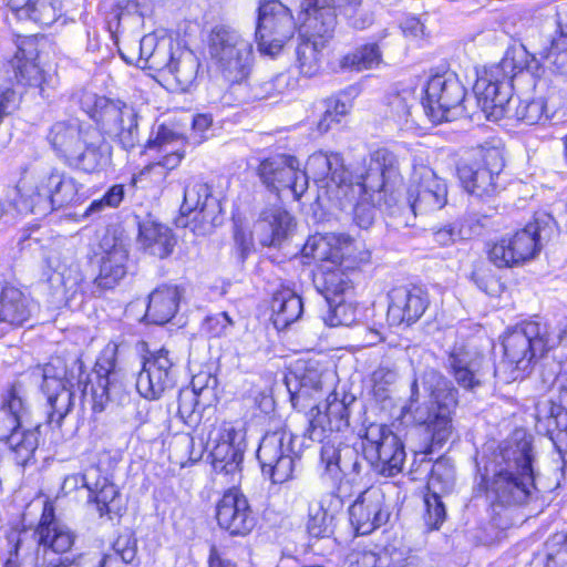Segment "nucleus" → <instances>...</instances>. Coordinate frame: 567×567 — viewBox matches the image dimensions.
<instances>
[{
    "mask_svg": "<svg viewBox=\"0 0 567 567\" xmlns=\"http://www.w3.org/2000/svg\"><path fill=\"white\" fill-rule=\"evenodd\" d=\"M308 169L319 188L318 199L339 209L352 206L362 195L380 205L401 179L398 158L386 148L372 152L354 175L346 169L341 155L333 152L311 154Z\"/></svg>",
    "mask_w": 567,
    "mask_h": 567,
    "instance_id": "f257e3e1",
    "label": "nucleus"
},
{
    "mask_svg": "<svg viewBox=\"0 0 567 567\" xmlns=\"http://www.w3.org/2000/svg\"><path fill=\"white\" fill-rule=\"evenodd\" d=\"M117 351V343L109 342L101 351L89 381L78 380L76 384L66 377V367L60 358L39 367L35 373L42 379L41 388L52 408V416L56 415L61 421L69 413L75 386L83 395L90 394L101 409L109 401L122 402L127 399L122 373L116 369Z\"/></svg>",
    "mask_w": 567,
    "mask_h": 567,
    "instance_id": "f03ea898",
    "label": "nucleus"
},
{
    "mask_svg": "<svg viewBox=\"0 0 567 567\" xmlns=\"http://www.w3.org/2000/svg\"><path fill=\"white\" fill-rule=\"evenodd\" d=\"M530 443L526 440L501 447L485 465L482 481L494 511L525 504L533 491L534 472Z\"/></svg>",
    "mask_w": 567,
    "mask_h": 567,
    "instance_id": "7ed1b4c3",
    "label": "nucleus"
},
{
    "mask_svg": "<svg viewBox=\"0 0 567 567\" xmlns=\"http://www.w3.org/2000/svg\"><path fill=\"white\" fill-rule=\"evenodd\" d=\"M457 404V390L437 371L425 370L411 385L402 417L424 426L431 447L443 445L452 434V410Z\"/></svg>",
    "mask_w": 567,
    "mask_h": 567,
    "instance_id": "20e7f679",
    "label": "nucleus"
},
{
    "mask_svg": "<svg viewBox=\"0 0 567 567\" xmlns=\"http://www.w3.org/2000/svg\"><path fill=\"white\" fill-rule=\"evenodd\" d=\"M48 138L56 155L76 169L94 173L110 163L111 151L101 133L76 118L54 123Z\"/></svg>",
    "mask_w": 567,
    "mask_h": 567,
    "instance_id": "39448f33",
    "label": "nucleus"
},
{
    "mask_svg": "<svg viewBox=\"0 0 567 567\" xmlns=\"http://www.w3.org/2000/svg\"><path fill=\"white\" fill-rule=\"evenodd\" d=\"M299 20L297 65L302 74L312 76L320 70L322 51L337 27L333 0H302Z\"/></svg>",
    "mask_w": 567,
    "mask_h": 567,
    "instance_id": "423d86ee",
    "label": "nucleus"
},
{
    "mask_svg": "<svg viewBox=\"0 0 567 567\" xmlns=\"http://www.w3.org/2000/svg\"><path fill=\"white\" fill-rule=\"evenodd\" d=\"M565 333L564 329L553 337L547 324L539 321H524L511 329L503 338L502 365L509 370L508 379L517 380L528 373L539 359L563 341Z\"/></svg>",
    "mask_w": 567,
    "mask_h": 567,
    "instance_id": "0eeeda50",
    "label": "nucleus"
},
{
    "mask_svg": "<svg viewBox=\"0 0 567 567\" xmlns=\"http://www.w3.org/2000/svg\"><path fill=\"white\" fill-rule=\"evenodd\" d=\"M348 425V408L334 393H330L323 404L311 409L307 435L311 441L322 442L320 462L332 480L340 478L343 446H347L333 433L341 432Z\"/></svg>",
    "mask_w": 567,
    "mask_h": 567,
    "instance_id": "6e6552de",
    "label": "nucleus"
},
{
    "mask_svg": "<svg viewBox=\"0 0 567 567\" xmlns=\"http://www.w3.org/2000/svg\"><path fill=\"white\" fill-rule=\"evenodd\" d=\"M208 54L228 84H241L248 80L254 63L252 44L236 29L215 27L208 37Z\"/></svg>",
    "mask_w": 567,
    "mask_h": 567,
    "instance_id": "1a4fd4ad",
    "label": "nucleus"
},
{
    "mask_svg": "<svg viewBox=\"0 0 567 567\" xmlns=\"http://www.w3.org/2000/svg\"><path fill=\"white\" fill-rule=\"evenodd\" d=\"M81 103L87 115L100 126L102 134L126 151L138 144V114L134 106L95 94H85Z\"/></svg>",
    "mask_w": 567,
    "mask_h": 567,
    "instance_id": "9d476101",
    "label": "nucleus"
},
{
    "mask_svg": "<svg viewBox=\"0 0 567 567\" xmlns=\"http://www.w3.org/2000/svg\"><path fill=\"white\" fill-rule=\"evenodd\" d=\"M523 66L515 63V58L507 52L497 64L485 69L478 75L473 91L477 105L489 121H499L508 115L512 101V80Z\"/></svg>",
    "mask_w": 567,
    "mask_h": 567,
    "instance_id": "9b49d317",
    "label": "nucleus"
},
{
    "mask_svg": "<svg viewBox=\"0 0 567 567\" xmlns=\"http://www.w3.org/2000/svg\"><path fill=\"white\" fill-rule=\"evenodd\" d=\"M246 446V430L241 424L223 422L215 426L207 441L215 473L229 477L228 483H239Z\"/></svg>",
    "mask_w": 567,
    "mask_h": 567,
    "instance_id": "f8f14e48",
    "label": "nucleus"
},
{
    "mask_svg": "<svg viewBox=\"0 0 567 567\" xmlns=\"http://www.w3.org/2000/svg\"><path fill=\"white\" fill-rule=\"evenodd\" d=\"M364 458L379 475L393 477L402 472L405 450L400 437L386 425L372 423L362 436Z\"/></svg>",
    "mask_w": 567,
    "mask_h": 567,
    "instance_id": "ddd939ff",
    "label": "nucleus"
},
{
    "mask_svg": "<svg viewBox=\"0 0 567 567\" xmlns=\"http://www.w3.org/2000/svg\"><path fill=\"white\" fill-rule=\"evenodd\" d=\"M465 87L457 75L445 72L430 78L422 104L432 122H449L465 114Z\"/></svg>",
    "mask_w": 567,
    "mask_h": 567,
    "instance_id": "4468645a",
    "label": "nucleus"
},
{
    "mask_svg": "<svg viewBox=\"0 0 567 567\" xmlns=\"http://www.w3.org/2000/svg\"><path fill=\"white\" fill-rule=\"evenodd\" d=\"M549 216L535 218L523 229L507 234L497 240L489 249V259L498 268L513 267L534 258L542 248V237Z\"/></svg>",
    "mask_w": 567,
    "mask_h": 567,
    "instance_id": "2eb2a0df",
    "label": "nucleus"
},
{
    "mask_svg": "<svg viewBox=\"0 0 567 567\" xmlns=\"http://www.w3.org/2000/svg\"><path fill=\"white\" fill-rule=\"evenodd\" d=\"M296 31V22L288 7L278 0L260 3L256 27V41L262 55L276 56Z\"/></svg>",
    "mask_w": 567,
    "mask_h": 567,
    "instance_id": "dca6fc26",
    "label": "nucleus"
},
{
    "mask_svg": "<svg viewBox=\"0 0 567 567\" xmlns=\"http://www.w3.org/2000/svg\"><path fill=\"white\" fill-rule=\"evenodd\" d=\"M261 473L272 484H282L293 478L298 454L295 436L286 429L267 433L257 450Z\"/></svg>",
    "mask_w": 567,
    "mask_h": 567,
    "instance_id": "f3484780",
    "label": "nucleus"
},
{
    "mask_svg": "<svg viewBox=\"0 0 567 567\" xmlns=\"http://www.w3.org/2000/svg\"><path fill=\"white\" fill-rule=\"evenodd\" d=\"M184 146L183 136L164 125H159L155 136H151L145 145L147 154L154 153L153 161L133 177L134 184L147 179L154 184H162L167 173L176 168L183 159Z\"/></svg>",
    "mask_w": 567,
    "mask_h": 567,
    "instance_id": "a211bd4d",
    "label": "nucleus"
},
{
    "mask_svg": "<svg viewBox=\"0 0 567 567\" xmlns=\"http://www.w3.org/2000/svg\"><path fill=\"white\" fill-rule=\"evenodd\" d=\"M258 175L268 188L289 190L293 199H299L308 188L309 178L313 179L308 162L305 169H301L298 158L287 154H277L261 161Z\"/></svg>",
    "mask_w": 567,
    "mask_h": 567,
    "instance_id": "6ab92c4d",
    "label": "nucleus"
},
{
    "mask_svg": "<svg viewBox=\"0 0 567 567\" xmlns=\"http://www.w3.org/2000/svg\"><path fill=\"white\" fill-rule=\"evenodd\" d=\"M406 200L414 215L439 210L447 202L446 184L429 165L414 159Z\"/></svg>",
    "mask_w": 567,
    "mask_h": 567,
    "instance_id": "aec40b11",
    "label": "nucleus"
},
{
    "mask_svg": "<svg viewBox=\"0 0 567 567\" xmlns=\"http://www.w3.org/2000/svg\"><path fill=\"white\" fill-rule=\"evenodd\" d=\"M177 373V367L168 350L162 348L148 352L137 374L136 390L147 400H158L175 388Z\"/></svg>",
    "mask_w": 567,
    "mask_h": 567,
    "instance_id": "412c9836",
    "label": "nucleus"
},
{
    "mask_svg": "<svg viewBox=\"0 0 567 567\" xmlns=\"http://www.w3.org/2000/svg\"><path fill=\"white\" fill-rule=\"evenodd\" d=\"M504 168L501 150L493 147L484 152L481 162L462 164L457 168L465 190L476 197H491L497 193L498 176Z\"/></svg>",
    "mask_w": 567,
    "mask_h": 567,
    "instance_id": "4be33fe9",
    "label": "nucleus"
},
{
    "mask_svg": "<svg viewBox=\"0 0 567 567\" xmlns=\"http://www.w3.org/2000/svg\"><path fill=\"white\" fill-rule=\"evenodd\" d=\"M45 264L48 269L52 270L48 280L53 288L60 290V301L71 306L83 290V276L75 260L74 249L72 247L52 248L45 256Z\"/></svg>",
    "mask_w": 567,
    "mask_h": 567,
    "instance_id": "5701e85b",
    "label": "nucleus"
},
{
    "mask_svg": "<svg viewBox=\"0 0 567 567\" xmlns=\"http://www.w3.org/2000/svg\"><path fill=\"white\" fill-rule=\"evenodd\" d=\"M350 522L358 535H369L384 525L390 512L381 487L370 486L359 494L349 508Z\"/></svg>",
    "mask_w": 567,
    "mask_h": 567,
    "instance_id": "b1692460",
    "label": "nucleus"
},
{
    "mask_svg": "<svg viewBox=\"0 0 567 567\" xmlns=\"http://www.w3.org/2000/svg\"><path fill=\"white\" fill-rule=\"evenodd\" d=\"M219 527L231 536H246L255 527V516L247 497L237 488H229L216 505Z\"/></svg>",
    "mask_w": 567,
    "mask_h": 567,
    "instance_id": "393cba45",
    "label": "nucleus"
},
{
    "mask_svg": "<svg viewBox=\"0 0 567 567\" xmlns=\"http://www.w3.org/2000/svg\"><path fill=\"white\" fill-rule=\"evenodd\" d=\"M367 254L352 256L339 264H322L315 275V285L327 302L343 298L352 289V275L358 261L367 260Z\"/></svg>",
    "mask_w": 567,
    "mask_h": 567,
    "instance_id": "a878e982",
    "label": "nucleus"
},
{
    "mask_svg": "<svg viewBox=\"0 0 567 567\" xmlns=\"http://www.w3.org/2000/svg\"><path fill=\"white\" fill-rule=\"evenodd\" d=\"M426 291L417 286L395 287L389 292L388 320L391 324H412L429 307Z\"/></svg>",
    "mask_w": 567,
    "mask_h": 567,
    "instance_id": "bb28decb",
    "label": "nucleus"
},
{
    "mask_svg": "<svg viewBox=\"0 0 567 567\" xmlns=\"http://www.w3.org/2000/svg\"><path fill=\"white\" fill-rule=\"evenodd\" d=\"M327 375L317 361L297 363L295 370L286 378L292 404L306 408L307 401L318 399Z\"/></svg>",
    "mask_w": 567,
    "mask_h": 567,
    "instance_id": "cd10ccee",
    "label": "nucleus"
},
{
    "mask_svg": "<svg viewBox=\"0 0 567 567\" xmlns=\"http://www.w3.org/2000/svg\"><path fill=\"white\" fill-rule=\"evenodd\" d=\"M354 243L344 234H316L302 247V256L322 264H339L353 255Z\"/></svg>",
    "mask_w": 567,
    "mask_h": 567,
    "instance_id": "c85d7f7f",
    "label": "nucleus"
},
{
    "mask_svg": "<svg viewBox=\"0 0 567 567\" xmlns=\"http://www.w3.org/2000/svg\"><path fill=\"white\" fill-rule=\"evenodd\" d=\"M293 225V218L287 210L281 207H270L260 214L254 225L252 234L260 245L277 246L290 235Z\"/></svg>",
    "mask_w": 567,
    "mask_h": 567,
    "instance_id": "c756f323",
    "label": "nucleus"
},
{
    "mask_svg": "<svg viewBox=\"0 0 567 567\" xmlns=\"http://www.w3.org/2000/svg\"><path fill=\"white\" fill-rule=\"evenodd\" d=\"M35 543L44 549L54 553H65L74 544V533L64 524L55 519L53 507L45 505L37 529L33 533Z\"/></svg>",
    "mask_w": 567,
    "mask_h": 567,
    "instance_id": "7c9ffc66",
    "label": "nucleus"
},
{
    "mask_svg": "<svg viewBox=\"0 0 567 567\" xmlns=\"http://www.w3.org/2000/svg\"><path fill=\"white\" fill-rule=\"evenodd\" d=\"M33 302L20 289L0 282V327H20L31 317Z\"/></svg>",
    "mask_w": 567,
    "mask_h": 567,
    "instance_id": "2f4dec72",
    "label": "nucleus"
},
{
    "mask_svg": "<svg viewBox=\"0 0 567 567\" xmlns=\"http://www.w3.org/2000/svg\"><path fill=\"white\" fill-rule=\"evenodd\" d=\"M484 361L483 354L465 346L454 347L449 358L456 382L465 389H473L480 384V371Z\"/></svg>",
    "mask_w": 567,
    "mask_h": 567,
    "instance_id": "473e14b6",
    "label": "nucleus"
},
{
    "mask_svg": "<svg viewBox=\"0 0 567 567\" xmlns=\"http://www.w3.org/2000/svg\"><path fill=\"white\" fill-rule=\"evenodd\" d=\"M53 210L74 205L84 199L83 185L64 172L53 171L43 175Z\"/></svg>",
    "mask_w": 567,
    "mask_h": 567,
    "instance_id": "72a5a7b5",
    "label": "nucleus"
},
{
    "mask_svg": "<svg viewBox=\"0 0 567 567\" xmlns=\"http://www.w3.org/2000/svg\"><path fill=\"white\" fill-rule=\"evenodd\" d=\"M43 176L32 182H24L18 187L16 209L19 214H33L38 217L47 216L53 210Z\"/></svg>",
    "mask_w": 567,
    "mask_h": 567,
    "instance_id": "f704fd0d",
    "label": "nucleus"
},
{
    "mask_svg": "<svg viewBox=\"0 0 567 567\" xmlns=\"http://www.w3.org/2000/svg\"><path fill=\"white\" fill-rule=\"evenodd\" d=\"M9 6L19 20L49 27L62 17L60 0H9Z\"/></svg>",
    "mask_w": 567,
    "mask_h": 567,
    "instance_id": "c9c22d12",
    "label": "nucleus"
},
{
    "mask_svg": "<svg viewBox=\"0 0 567 567\" xmlns=\"http://www.w3.org/2000/svg\"><path fill=\"white\" fill-rule=\"evenodd\" d=\"M166 62L161 71L165 80L168 81L172 78L176 89L187 91L197 76L199 68L197 58L190 51L179 50L176 54L172 49Z\"/></svg>",
    "mask_w": 567,
    "mask_h": 567,
    "instance_id": "e433bc0d",
    "label": "nucleus"
},
{
    "mask_svg": "<svg viewBox=\"0 0 567 567\" xmlns=\"http://www.w3.org/2000/svg\"><path fill=\"white\" fill-rule=\"evenodd\" d=\"M339 499L331 493L321 495L309 504L307 530L310 536L323 538L332 533L334 511Z\"/></svg>",
    "mask_w": 567,
    "mask_h": 567,
    "instance_id": "4c0bfd02",
    "label": "nucleus"
},
{
    "mask_svg": "<svg viewBox=\"0 0 567 567\" xmlns=\"http://www.w3.org/2000/svg\"><path fill=\"white\" fill-rule=\"evenodd\" d=\"M175 243L173 233L167 226L153 220L140 224L138 244L150 255L165 258L172 254Z\"/></svg>",
    "mask_w": 567,
    "mask_h": 567,
    "instance_id": "58836bf2",
    "label": "nucleus"
},
{
    "mask_svg": "<svg viewBox=\"0 0 567 567\" xmlns=\"http://www.w3.org/2000/svg\"><path fill=\"white\" fill-rule=\"evenodd\" d=\"M9 426L11 427L10 434L0 439V443L8 449L10 457L18 465L25 466L39 444L38 429H24L22 424Z\"/></svg>",
    "mask_w": 567,
    "mask_h": 567,
    "instance_id": "ea45409f",
    "label": "nucleus"
},
{
    "mask_svg": "<svg viewBox=\"0 0 567 567\" xmlns=\"http://www.w3.org/2000/svg\"><path fill=\"white\" fill-rule=\"evenodd\" d=\"M182 292L176 286H163L150 295L145 318L155 324L168 322L177 311Z\"/></svg>",
    "mask_w": 567,
    "mask_h": 567,
    "instance_id": "a19ab883",
    "label": "nucleus"
},
{
    "mask_svg": "<svg viewBox=\"0 0 567 567\" xmlns=\"http://www.w3.org/2000/svg\"><path fill=\"white\" fill-rule=\"evenodd\" d=\"M198 212L203 219H215L219 212L218 200L212 196L210 189L205 183H194L188 185L184 192V202L181 206L183 215H189Z\"/></svg>",
    "mask_w": 567,
    "mask_h": 567,
    "instance_id": "79ce46f5",
    "label": "nucleus"
},
{
    "mask_svg": "<svg viewBox=\"0 0 567 567\" xmlns=\"http://www.w3.org/2000/svg\"><path fill=\"white\" fill-rule=\"evenodd\" d=\"M127 250L123 245H113L101 258L95 282L103 289L113 288L126 274Z\"/></svg>",
    "mask_w": 567,
    "mask_h": 567,
    "instance_id": "37998d69",
    "label": "nucleus"
},
{
    "mask_svg": "<svg viewBox=\"0 0 567 567\" xmlns=\"http://www.w3.org/2000/svg\"><path fill=\"white\" fill-rule=\"evenodd\" d=\"M271 310L275 327L282 330L300 318L303 303L295 291L286 288L275 293Z\"/></svg>",
    "mask_w": 567,
    "mask_h": 567,
    "instance_id": "c03bdc74",
    "label": "nucleus"
},
{
    "mask_svg": "<svg viewBox=\"0 0 567 567\" xmlns=\"http://www.w3.org/2000/svg\"><path fill=\"white\" fill-rule=\"evenodd\" d=\"M382 52L377 43H367L342 55L336 70L342 72H362L379 68L382 63Z\"/></svg>",
    "mask_w": 567,
    "mask_h": 567,
    "instance_id": "a18cd8bd",
    "label": "nucleus"
},
{
    "mask_svg": "<svg viewBox=\"0 0 567 567\" xmlns=\"http://www.w3.org/2000/svg\"><path fill=\"white\" fill-rule=\"evenodd\" d=\"M173 49L171 39H161L153 34L144 35L140 41V58L144 60L143 68L162 71L167 63V56Z\"/></svg>",
    "mask_w": 567,
    "mask_h": 567,
    "instance_id": "49530a36",
    "label": "nucleus"
},
{
    "mask_svg": "<svg viewBox=\"0 0 567 567\" xmlns=\"http://www.w3.org/2000/svg\"><path fill=\"white\" fill-rule=\"evenodd\" d=\"M90 498L94 495V503L101 517L110 514H118L121 506L118 504V489L109 481L101 476L94 478L93 484L89 486Z\"/></svg>",
    "mask_w": 567,
    "mask_h": 567,
    "instance_id": "de8ad7c7",
    "label": "nucleus"
},
{
    "mask_svg": "<svg viewBox=\"0 0 567 567\" xmlns=\"http://www.w3.org/2000/svg\"><path fill=\"white\" fill-rule=\"evenodd\" d=\"M27 532H12L8 536L9 544L12 548L8 553L4 560V567H38V555L30 551L27 544Z\"/></svg>",
    "mask_w": 567,
    "mask_h": 567,
    "instance_id": "09e8293b",
    "label": "nucleus"
},
{
    "mask_svg": "<svg viewBox=\"0 0 567 567\" xmlns=\"http://www.w3.org/2000/svg\"><path fill=\"white\" fill-rule=\"evenodd\" d=\"M27 45L32 47V43L23 41L20 45H18V50L10 63L14 70L16 79L19 82L33 85L37 84L40 80V70L34 62L33 52H27Z\"/></svg>",
    "mask_w": 567,
    "mask_h": 567,
    "instance_id": "8fccbe9b",
    "label": "nucleus"
},
{
    "mask_svg": "<svg viewBox=\"0 0 567 567\" xmlns=\"http://www.w3.org/2000/svg\"><path fill=\"white\" fill-rule=\"evenodd\" d=\"M25 412L27 405L22 385L13 384L3 396L1 414L9 417V425H20Z\"/></svg>",
    "mask_w": 567,
    "mask_h": 567,
    "instance_id": "3c124183",
    "label": "nucleus"
},
{
    "mask_svg": "<svg viewBox=\"0 0 567 567\" xmlns=\"http://www.w3.org/2000/svg\"><path fill=\"white\" fill-rule=\"evenodd\" d=\"M454 467L446 458L437 460L431 468L427 486L431 492L446 493L454 485Z\"/></svg>",
    "mask_w": 567,
    "mask_h": 567,
    "instance_id": "603ef678",
    "label": "nucleus"
},
{
    "mask_svg": "<svg viewBox=\"0 0 567 567\" xmlns=\"http://www.w3.org/2000/svg\"><path fill=\"white\" fill-rule=\"evenodd\" d=\"M372 395L379 403L385 404L391 400L392 388L396 381V372L394 369L380 365L372 373Z\"/></svg>",
    "mask_w": 567,
    "mask_h": 567,
    "instance_id": "864d4df0",
    "label": "nucleus"
},
{
    "mask_svg": "<svg viewBox=\"0 0 567 567\" xmlns=\"http://www.w3.org/2000/svg\"><path fill=\"white\" fill-rule=\"evenodd\" d=\"M329 306V310L327 315L323 316V321L329 327H339V326H351L357 320V308L350 303L346 302L343 298L331 299L330 302H327Z\"/></svg>",
    "mask_w": 567,
    "mask_h": 567,
    "instance_id": "5fc2aeb1",
    "label": "nucleus"
},
{
    "mask_svg": "<svg viewBox=\"0 0 567 567\" xmlns=\"http://www.w3.org/2000/svg\"><path fill=\"white\" fill-rule=\"evenodd\" d=\"M350 105L338 99H328L324 101V110L321 115L317 130L323 134L339 125L348 115Z\"/></svg>",
    "mask_w": 567,
    "mask_h": 567,
    "instance_id": "6e6d98bb",
    "label": "nucleus"
},
{
    "mask_svg": "<svg viewBox=\"0 0 567 567\" xmlns=\"http://www.w3.org/2000/svg\"><path fill=\"white\" fill-rule=\"evenodd\" d=\"M124 198V186L123 185H113L102 198L93 200L85 213L84 217H90L93 215H97L103 212L105 208H116L120 206Z\"/></svg>",
    "mask_w": 567,
    "mask_h": 567,
    "instance_id": "4d7b16f0",
    "label": "nucleus"
},
{
    "mask_svg": "<svg viewBox=\"0 0 567 567\" xmlns=\"http://www.w3.org/2000/svg\"><path fill=\"white\" fill-rule=\"evenodd\" d=\"M546 103L543 99L532 101H522L516 110L514 116L528 125L536 124L545 117Z\"/></svg>",
    "mask_w": 567,
    "mask_h": 567,
    "instance_id": "13d9d810",
    "label": "nucleus"
},
{
    "mask_svg": "<svg viewBox=\"0 0 567 567\" xmlns=\"http://www.w3.org/2000/svg\"><path fill=\"white\" fill-rule=\"evenodd\" d=\"M378 202H372L369 196H359L352 206H348L343 210L351 209L353 212V219L355 224L363 229L369 228L374 220V205Z\"/></svg>",
    "mask_w": 567,
    "mask_h": 567,
    "instance_id": "bf43d9fd",
    "label": "nucleus"
},
{
    "mask_svg": "<svg viewBox=\"0 0 567 567\" xmlns=\"http://www.w3.org/2000/svg\"><path fill=\"white\" fill-rule=\"evenodd\" d=\"M234 326L227 312H219L205 319L203 329L213 338L227 337Z\"/></svg>",
    "mask_w": 567,
    "mask_h": 567,
    "instance_id": "052dcab7",
    "label": "nucleus"
},
{
    "mask_svg": "<svg viewBox=\"0 0 567 567\" xmlns=\"http://www.w3.org/2000/svg\"><path fill=\"white\" fill-rule=\"evenodd\" d=\"M289 83V76L285 73L277 74L272 79L260 83L254 89L256 99H268L278 93H282Z\"/></svg>",
    "mask_w": 567,
    "mask_h": 567,
    "instance_id": "680f3d73",
    "label": "nucleus"
},
{
    "mask_svg": "<svg viewBox=\"0 0 567 567\" xmlns=\"http://www.w3.org/2000/svg\"><path fill=\"white\" fill-rule=\"evenodd\" d=\"M427 511L426 522L432 529H437L445 519V507L440 498V493L432 492L425 498Z\"/></svg>",
    "mask_w": 567,
    "mask_h": 567,
    "instance_id": "e2e57ef3",
    "label": "nucleus"
},
{
    "mask_svg": "<svg viewBox=\"0 0 567 567\" xmlns=\"http://www.w3.org/2000/svg\"><path fill=\"white\" fill-rule=\"evenodd\" d=\"M548 419V425L554 423L557 430H567V388L560 391L558 403L551 402Z\"/></svg>",
    "mask_w": 567,
    "mask_h": 567,
    "instance_id": "0e129e2a",
    "label": "nucleus"
},
{
    "mask_svg": "<svg viewBox=\"0 0 567 567\" xmlns=\"http://www.w3.org/2000/svg\"><path fill=\"white\" fill-rule=\"evenodd\" d=\"M99 472L100 468L90 467L83 474H71L64 478L62 489L65 493H71L80 487L89 489V486L93 484L94 478L99 476Z\"/></svg>",
    "mask_w": 567,
    "mask_h": 567,
    "instance_id": "69168bd1",
    "label": "nucleus"
},
{
    "mask_svg": "<svg viewBox=\"0 0 567 567\" xmlns=\"http://www.w3.org/2000/svg\"><path fill=\"white\" fill-rule=\"evenodd\" d=\"M341 458L340 476L359 474L361 472L362 462L359 452L354 446L349 444L343 446V454Z\"/></svg>",
    "mask_w": 567,
    "mask_h": 567,
    "instance_id": "338daca9",
    "label": "nucleus"
},
{
    "mask_svg": "<svg viewBox=\"0 0 567 567\" xmlns=\"http://www.w3.org/2000/svg\"><path fill=\"white\" fill-rule=\"evenodd\" d=\"M107 557H97L93 555H79L73 559L64 558L58 564H51L48 567H105Z\"/></svg>",
    "mask_w": 567,
    "mask_h": 567,
    "instance_id": "774afa93",
    "label": "nucleus"
}]
</instances>
